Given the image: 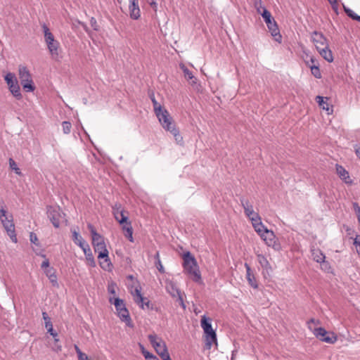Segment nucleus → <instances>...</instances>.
<instances>
[{"mask_svg":"<svg viewBox=\"0 0 360 360\" xmlns=\"http://www.w3.org/2000/svg\"><path fill=\"white\" fill-rule=\"evenodd\" d=\"M313 334L321 341L329 344H333L338 340L337 335L334 333L328 332L322 327L314 328Z\"/></svg>","mask_w":360,"mask_h":360,"instance_id":"9b49d317","label":"nucleus"},{"mask_svg":"<svg viewBox=\"0 0 360 360\" xmlns=\"http://www.w3.org/2000/svg\"><path fill=\"white\" fill-rule=\"evenodd\" d=\"M120 224L122 225V229L124 231V236L127 238L130 242H133V229L131 222L127 220L126 222Z\"/></svg>","mask_w":360,"mask_h":360,"instance_id":"aec40b11","label":"nucleus"},{"mask_svg":"<svg viewBox=\"0 0 360 360\" xmlns=\"http://www.w3.org/2000/svg\"><path fill=\"white\" fill-rule=\"evenodd\" d=\"M320 55L328 62L331 63L333 61V56L332 51L329 49L328 46L321 47L317 50Z\"/></svg>","mask_w":360,"mask_h":360,"instance_id":"b1692460","label":"nucleus"},{"mask_svg":"<svg viewBox=\"0 0 360 360\" xmlns=\"http://www.w3.org/2000/svg\"><path fill=\"white\" fill-rule=\"evenodd\" d=\"M166 290H167V292L172 297H176L177 295H179L181 293L180 290L178 288L176 285L172 281H169L168 283H167Z\"/></svg>","mask_w":360,"mask_h":360,"instance_id":"393cba45","label":"nucleus"},{"mask_svg":"<svg viewBox=\"0 0 360 360\" xmlns=\"http://www.w3.org/2000/svg\"><path fill=\"white\" fill-rule=\"evenodd\" d=\"M260 237L268 246L271 247L275 250L281 249V245L272 231L267 229Z\"/></svg>","mask_w":360,"mask_h":360,"instance_id":"ddd939ff","label":"nucleus"},{"mask_svg":"<svg viewBox=\"0 0 360 360\" xmlns=\"http://www.w3.org/2000/svg\"><path fill=\"white\" fill-rule=\"evenodd\" d=\"M113 214L115 216V218L120 224H123L124 222H126V221L128 220V217L126 216L124 214L123 210H119V209L113 208Z\"/></svg>","mask_w":360,"mask_h":360,"instance_id":"cd10ccee","label":"nucleus"},{"mask_svg":"<svg viewBox=\"0 0 360 360\" xmlns=\"http://www.w3.org/2000/svg\"><path fill=\"white\" fill-rule=\"evenodd\" d=\"M96 252H98V258L103 259L100 261V266L104 270L109 271L111 268V262L108 257V251L105 242L94 246Z\"/></svg>","mask_w":360,"mask_h":360,"instance_id":"1a4fd4ad","label":"nucleus"},{"mask_svg":"<svg viewBox=\"0 0 360 360\" xmlns=\"http://www.w3.org/2000/svg\"><path fill=\"white\" fill-rule=\"evenodd\" d=\"M44 273L47 277H50V275L55 274V270L53 267L48 268L44 270Z\"/></svg>","mask_w":360,"mask_h":360,"instance_id":"3c124183","label":"nucleus"},{"mask_svg":"<svg viewBox=\"0 0 360 360\" xmlns=\"http://www.w3.org/2000/svg\"><path fill=\"white\" fill-rule=\"evenodd\" d=\"M146 1L155 11H157L158 4H157L155 0H146Z\"/></svg>","mask_w":360,"mask_h":360,"instance_id":"09e8293b","label":"nucleus"},{"mask_svg":"<svg viewBox=\"0 0 360 360\" xmlns=\"http://www.w3.org/2000/svg\"><path fill=\"white\" fill-rule=\"evenodd\" d=\"M245 266L246 269V278L248 281V283L253 288H258L257 282L256 281V278H255L254 274L251 271V268H250V265L248 264L245 263Z\"/></svg>","mask_w":360,"mask_h":360,"instance_id":"6ab92c4d","label":"nucleus"},{"mask_svg":"<svg viewBox=\"0 0 360 360\" xmlns=\"http://www.w3.org/2000/svg\"><path fill=\"white\" fill-rule=\"evenodd\" d=\"M261 15L264 18L271 34L274 37L275 40L276 41H281L282 37L280 34L277 23L272 18L271 13L266 8H264L262 13H261Z\"/></svg>","mask_w":360,"mask_h":360,"instance_id":"0eeeda50","label":"nucleus"},{"mask_svg":"<svg viewBox=\"0 0 360 360\" xmlns=\"http://www.w3.org/2000/svg\"><path fill=\"white\" fill-rule=\"evenodd\" d=\"M308 66L311 69V74L317 79L321 78V73L319 67V65L314 64L310 65L309 62H307Z\"/></svg>","mask_w":360,"mask_h":360,"instance_id":"473e14b6","label":"nucleus"},{"mask_svg":"<svg viewBox=\"0 0 360 360\" xmlns=\"http://www.w3.org/2000/svg\"><path fill=\"white\" fill-rule=\"evenodd\" d=\"M0 220L11 240L17 243L13 216L8 214L3 205L0 206Z\"/></svg>","mask_w":360,"mask_h":360,"instance_id":"20e7f679","label":"nucleus"},{"mask_svg":"<svg viewBox=\"0 0 360 360\" xmlns=\"http://www.w3.org/2000/svg\"><path fill=\"white\" fill-rule=\"evenodd\" d=\"M59 46H60L59 42L56 40L47 45V47H48V49H49L50 53L54 58L58 56Z\"/></svg>","mask_w":360,"mask_h":360,"instance_id":"7c9ffc66","label":"nucleus"},{"mask_svg":"<svg viewBox=\"0 0 360 360\" xmlns=\"http://www.w3.org/2000/svg\"><path fill=\"white\" fill-rule=\"evenodd\" d=\"M344 11L349 18L358 22H360V15H358L352 10L344 6Z\"/></svg>","mask_w":360,"mask_h":360,"instance_id":"72a5a7b5","label":"nucleus"},{"mask_svg":"<svg viewBox=\"0 0 360 360\" xmlns=\"http://www.w3.org/2000/svg\"><path fill=\"white\" fill-rule=\"evenodd\" d=\"M74 348L75 349V352H76L77 356L82 352L77 345H75Z\"/></svg>","mask_w":360,"mask_h":360,"instance_id":"052dcab7","label":"nucleus"},{"mask_svg":"<svg viewBox=\"0 0 360 360\" xmlns=\"http://www.w3.org/2000/svg\"><path fill=\"white\" fill-rule=\"evenodd\" d=\"M90 24L91 25V27H93V29L94 30H98V26L97 25V22H96V20L94 18H91V20H90Z\"/></svg>","mask_w":360,"mask_h":360,"instance_id":"864d4df0","label":"nucleus"},{"mask_svg":"<svg viewBox=\"0 0 360 360\" xmlns=\"http://www.w3.org/2000/svg\"><path fill=\"white\" fill-rule=\"evenodd\" d=\"M251 221L255 231L259 235V236H261L265 231L268 229L261 221L259 216L257 218L251 219Z\"/></svg>","mask_w":360,"mask_h":360,"instance_id":"f3484780","label":"nucleus"},{"mask_svg":"<svg viewBox=\"0 0 360 360\" xmlns=\"http://www.w3.org/2000/svg\"><path fill=\"white\" fill-rule=\"evenodd\" d=\"M47 332L52 336V337H57L58 333L53 330V326L50 328H46Z\"/></svg>","mask_w":360,"mask_h":360,"instance_id":"4d7b16f0","label":"nucleus"},{"mask_svg":"<svg viewBox=\"0 0 360 360\" xmlns=\"http://www.w3.org/2000/svg\"><path fill=\"white\" fill-rule=\"evenodd\" d=\"M155 258L156 259V262H155V266L157 267V269H158V271L161 273H163L164 272V267L162 264V262L160 261V255H159V252H156L155 255Z\"/></svg>","mask_w":360,"mask_h":360,"instance_id":"e433bc0d","label":"nucleus"},{"mask_svg":"<svg viewBox=\"0 0 360 360\" xmlns=\"http://www.w3.org/2000/svg\"><path fill=\"white\" fill-rule=\"evenodd\" d=\"M129 9L131 18L138 20L140 18L141 11L138 3L134 4H133V3H129Z\"/></svg>","mask_w":360,"mask_h":360,"instance_id":"5701e85b","label":"nucleus"},{"mask_svg":"<svg viewBox=\"0 0 360 360\" xmlns=\"http://www.w3.org/2000/svg\"><path fill=\"white\" fill-rule=\"evenodd\" d=\"M46 214L55 228L60 226V221L62 217L63 212L60 207L49 205L46 207Z\"/></svg>","mask_w":360,"mask_h":360,"instance_id":"f8f14e48","label":"nucleus"},{"mask_svg":"<svg viewBox=\"0 0 360 360\" xmlns=\"http://www.w3.org/2000/svg\"><path fill=\"white\" fill-rule=\"evenodd\" d=\"M53 338H54V342H55L54 349L56 351H57V352L61 351V346L58 344V342L59 341V339L58 338V336L57 337H53Z\"/></svg>","mask_w":360,"mask_h":360,"instance_id":"603ef678","label":"nucleus"},{"mask_svg":"<svg viewBox=\"0 0 360 360\" xmlns=\"http://www.w3.org/2000/svg\"><path fill=\"white\" fill-rule=\"evenodd\" d=\"M179 67L181 68V70L183 71L184 72V77L185 78L189 81L190 84L191 85H193L195 84H196V78L193 76V73L191 71H190L187 67L183 64V63H181L179 65Z\"/></svg>","mask_w":360,"mask_h":360,"instance_id":"412c9836","label":"nucleus"},{"mask_svg":"<svg viewBox=\"0 0 360 360\" xmlns=\"http://www.w3.org/2000/svg\"><path fill=\"white\" fill-rule=\"evenodd\" d=\"M182 258L184 272L188 274L195 282L200 281L201 274L194 256L189 251H187L183 254Z\"/></svg>","mask_w":360,"mask_h":360,"instance_id":"f03ea898","label":"nucleus"},{"mask_svg":"<svg viewBox=\"0 0 360 360\" xmlns=\"http://www.w3.org/2000/svg\"><path fill=\"white\" fill-rule=\"evenodd\" d=\"M50 282L53 284V285L56 286V285H58V282H57V276L55 274H53V275H50V277H48Z\"/></svg>","mask_w":360,"mask_h":360,"instance_id":"49530a36","label":"nucleus"},{"mask_svg":"<svg viewBox=\"0 0 360 360\" xmlns=\"http://www.w3.org/2000/svg\"><path fill=\"white\" fill-rule=\"evenodd\" d=\"M324 98L328 100V98H324L320 96H316V100L317 103H319V106L321 107L323 110H326L328 114L330 113V112L333 111L332 107L329 106V104L324 101Z\"/></svg>","mask_w":360,"mask_h":360,"instance_id":"c85d7f7f","label":"nucleus"},{"mask_svg":"<svg viewBox=\"0 0 360 360\" xmlns=\"http://www.w3.org/2000/svg\"><path fill=\"white\" fill-rule=\"evenodd\" d=\"M148 340L162 360H172L166 344L162 340L158 338L155 334H150Z\"/></svg>","mask_w":360,"mask_h":360,"instance_id":"423d86ee","label":"nucleus"},{"mask_svg":"<svg viewBox=\"0 0 360 360\" xmlns=\"http://www.w3.org/2000/svg\"><path fill=\"white\" fill-rule=\"evenodd\" d=\"M200 325L205 333V348L210 349L214 344L217 345V334L212 326V319L202 316L200 321Z\"/></svg>","mask_w":360,"mask_h":360,"instance_id":"7ed1b4c3","label":"nucleus"},{"mask_svg":"<svg viewBox=\"0 0 360 360\" xmlns=\"http://www.w3.org/2000/svg\"><path fill=\"white\" fill-rule=\"evenodd\" d=\"M329 3L333 6H336L338 4V0H328Z\"/></svg>","mask_w":360,"mask_h":360,"instance_id":"e2e57ef3","label":"nucleus"},{"mask_svg":"<svg viewBox=\"0 0 360 360\" xmlns=\"http://www.w3.org/2000/svg\"><path fill=\"white\" fill-rule=\"evenodd\" d=\"M133 295L134 296V300L137 304H140V302L145 300L144 297H143L141 293V290L137 288H135Z\"/></svg>","mask_w":360,"mask_h":360,"instance_id":"c9c22d12","label":"nucleus"},{"mask_svg":"<svg viewBox=\"0 0 360 360\" xmlns=\"http://www.w3.org/2000/svg\"><path fill=\"white\" fill-rule=\"evenodd\" d=\"M85 247L86 248H83L82 250L85 255L87 263L89 266L94 267L96 266V262L89 245H86Z\"/></svg>","mask_w":360,"mask_h":360,"instance_id":"a878e982","label":"nucleus"},{"mask_svg":"<svg viewBox=\"0 0 360 360\" xmlns=\"http://www.w3.org/2000/svg\"><path fill=\"white\" fill-rule=\"evenodd\" d=\"M311 255L314 261L318 263H322L325 261V255L319 249L311 250Z\"/></svg>","mask_w":360,"mask_h":360,"instance_id":"c756f323","label":"nucleus"},{"mask_svg":"<svg viewBox=\"0 0 360 360\" xmlns=\"http://www.w3.org/2000/svg\"><path fill=\"white\" fill-rule=\"evenodd\" d=\"M42 28L44 32V39L46 44L48 45L55 41L56 40L54 39V37L53 34L50 32L49 27L45 24H44L42 25Z\"/></svg>","mask_w":360,"mask_h":360,"instance_id":"2f4dec72","label":"nucleus"},{"mask_svg":"<svg viewBox=\"0 0 360 360\" xmlns=\"http://www.w3.org/2000/svg\"><path fill=\"white\" fill-rule=\"evenodd\" d=\"M109 302L110 303L113 304L115 305L117 313V316L120 317L122 321L124 322L129 327L132 328L133 324L131 323L129 313L125 307V304L123 300L120 299L119 297H110Z\"/></svg>","mask_w":360,"mask_h":360,"instance_id":"39448f33","label":"nucleus"},{"mask_svg":"<svg viewBox=\"0 0 360 360\" xmlns=\"http://www.w3.org/2000/svg\"><path fill=\"white\" fill-rule=\"evenodd\" d=\"M336 171L340 178L345 181V183L349 184L352 182L351 181H347L349 179V173L343 167L337 165Z\"/></svg>","mask_w":360,"mask_h":360,"instance_id":"bb28decb","label":"nucleus"},{"mask_svg":"<svg viewBox=\"0 0 360 360\" xmlns=\"http://www.w3.org/2000/svg\"><path fill=\"white\" fill-rule=\"evenodd\" d=\"M254 6L257 13L259 14L262 13L264 8H266L264 6H263L262 0H254Z\"/></svg>","mask_w":360,"mask_h":360,"instance_id":"ea45409f","label":"nucleus"},{"mask_svg":"<svg viewBox=\"0 0 360 360\" xmlns=\"http://www.w3.org/2000/svg\"><path fill=\"white\" fill-rule=\"evenodd\" d=\"M88 229H89L91 236H92L93 246H95L96 245H98L100 243L105 242L103 237L96 231L93 225H91V224H89Z\"/></svg>","mask_w":360,"mask_h":360,"instance_id":"a211bd4d","label":"nucleus"},{"mask_svg":"<svg viewBox=\"0 0 360 360\" xmlns=\"http://www.w3.org/2000/svg\"><path fill=\"white\" fill-rule=\"evenodd\" d=\"M150 98H151L153 104L154 103V102H157V101L155 100V96L153 95L150 97Z\"/></svg>","mask_w":360,"mask_h":360,"instance_id":"0e129e2a","label":"nucleus"},{"mask_svg":"<svg viewBox=\"0 0 360 360\" xmlns=\"http://www.w3.org/2000/svg\"><path fill=\"white\" fill-rule=\"evenodd\" d=\"M354 149L356 156L360 159V143L354 145Z\"/></svg>","mask_w":360,"mask_h":360,"instance_id":"5fc2aeb1","label":"nucleus"},{"mask_svg":"<svg viewBox=\"0 0 360 360\" xmlns=\"http://www.w3.org/2000/svg\"><path fill=\"white\" fill-rule=\"evenodd\" d=\"M116 285L113 283H110L108 286V291L110 294L115 295Z\"/></svg>","mask_w":360,"mask_h":360,"instance_id":"a18cd8bd","label":"nucleus"},{"mask_svg":"<svg viewBox=\"0 0 360 360\" xmlns=\"http://www.w3.org/2000/svg\"><path fill=\"white\" fill-rule=\"evenodd\" d=\"M42 316H43V319L44 320V326H45L46 328H50L51 326H53L51 318L48 316L46 312L43 311Z\"/></svg>","mask_w":360,"mask_h":360,"instance_id":"58836bf2","label":"nucleus"},{"mask_svg":"<svg viewBox=\"0 0 360 360\" xmlns=\"http://www.w3.org/2000/svg\"><path fill=\"white\" fill-rule=\"evenodd\" d=\"M176 297H177V301L179 302V304L181 306V307L184 309H186V306L184 302V300H183V297H182V295H181V292L180 293L179 295H177Z\"/></svg>","mask_w":360,"mask_h":360,"instance_id":"de8ad7c7","label":"nucleus"},{"mask_svg":"<svg viewBox=\"0 0 360 360\" xmlns=\"http://www.w3.org/2000/svg\"><path fill=\"white\" fill-rule=\"evenodd\" d=\"M140 346L142 349V354L144 356L146 359L149 360L154 356L152 354H150L149 352L145 350L144 347L142 345H140Z\"/></svg>","mask_w":360,"mask_h":360,"instance_id":"c03bdc74","label":"nucleus"},{"mask_svg":"<svg viewBox=\"0 0 360 360\" xmlns=\"http://www.w3.org/2000/svg\"><path fill=\"white\" fill-rule=\"evenodd\" d=\"M240 202L244 209L245 215L250 219V221L251 219L257 218L259 216L257 212L254 211L252 205L248 200L241 198Z\"/></svg>","mask_w":360,"mask_h":360,"instance_id":"2eb2a0df","label":"nucleus"},{"mask_svg":"<svg viewBox=\"0 0 360 360\" xmlns=\"http://www.w3.org/2000/svg\"><path fill=\"white\" fill-rule=\"evenodd\" d=\"M9 166L10 168L13 170L16 174L22 175L21 171L20 168L18 167L16 162L14 161L13 158H9Z\"/></svg>","mask_w":360,"mask_h":360,"instance_id":"f704fd0d","label":"nucleus"},{"mask_svg":"<svg viewBox=\"0 0 360 360\" xmlns=\"http://www.w3.org/2000/svg\"><path fill=\"white\" fill-rule=\"evenodd\" d=\"M311 324H314V325L317 326V325L320 324V321L318 319H311L310 320H309L307 321V326H308L309 329L313 332V330L314 328H312Z\"/></svg>","mask_w":360,"mask_h":360,"instance_id":"37998d69","label":"nucleus"},{"mask_svg":"<svg viewBox=\"0 0 360 360\" xmlns=\"http://www.w3.org/2000/svg\"><path fill=\"white\" fill-rule=\"evenodd\" d=\"M359 255H360V249L357 250Z\"/></svg>","mask_w":360,"mask_h":360,"instance_id":"774afa93","label":"nucleus"},{"mask_svg":"<svg viewBox=\"0 0 360 360\" xmlns=\"http://www.w3.org/2000/svg\"><path fill=\"white\" fill-rule=\"evenodd\" d=\"M30 239L31 243H32L34 244H36L38 240L37 235L34 233H30Z\"/></svg>","mask_w":360,"mask_h":360,"instance_id":"6e6d98bb","label":"nucleus"},{"mask_svg":"<svg viewBox=\"0 0 360 360\" xmlns=\"http://www.w3.org/2000/svg\"><path fill=\"white\" fill-rule=\"evenodd\" d=\"M162 127L167 131H169L175 139L177 143H182L183 137L179 134V129L167 110L155 115Z\"/></svg>","mask_w":360,"mask_h":360,"instance_id":"f257e3e1","label":"nucleus"},{"mask_svg":"<svg viewBox=\"0 0 360 360\" xmlns=\"http://www.w3.org/2000/svg\"><path fill=\"white\" fill-rule=\"evenodd\" d=\"M41 269H43L44 270L48 269V268H50L49 267V261L48 259H45L44 261H43L41 265Z\"/></svg>","mask_w":360,"mask_h":360,"instance_id":"13d9d810","label":"nucleus"},{"mask_svg":"<svg viewBox=\"0 0 360 360\" xmlns=\"http://www.w3.org/2000/svg\"><path fill=\"white\" fill-rule=\"evenodd\" d=\"M310 62H311V65H314V64L319 65L318 61L314 57H311Z\"/></svg>","mask_w":360,"mask_h":360,"instance_id":"680f3d73","label":"nucleus"},{"mask_svg":"<svg viewBox=\"0 0 360 360\" xmlns=\"http://www.w3.org/2000/svg\"><path fill=\"white\" fill-rule=\"evenodd\" d=\"M257 259L261 267L263 269V274L266 273L269 274V273L272 271V268L267 258L262 254H257Z\"/></svg>","mask_w":360,"mask_h":360,"instance_id":"dca6fc26","label":"nucleus"},{"mask_svg":"<svg viewBox=\"0 0 360 360\" xmlns=\"http://www.w3.org/2000/svg\"><path fill=\"white\" fill-rule=\"evenodd\" d=\"M354 211L355 212L356 217L360 216V207L357 202L352 203Z\"/></svg>","mask_w":360,"mask_h":360,"instance_id":"8fccbe9b","label":"nucleus"},{"mask_svg":"<svg viewBox=\"0 0 360 360\" xmlns=\"http://www.w3.org/2000/svg\"><path fill=\"white\" fill-rule=\"evenodd\" d=\"M149 360H159L158 358H157L155 356H153L151 359Z\"/></svg>","mask_w":360,"mask_h":360,"instance_id":"338daca9","label":"nucleus"},{"mask_svg":"<svg viewBox=\"0 0 360 360\" xmlns=\"http://www.w3.org/2000/svg\"><path fill=\"white\" fill-rule=\"evenodd\" d=\"M77 356L79 360H89L88 356L83 352L79 354Z\"/></svg>","mask_w":360,"mask_h":360,"instance_id":"bf43d9fd","label":"nucleus"},{"mask_svg":"<svg viewBox=\"0 0 360 360\" xmlns=\"http://www.w3.org/2000/svg\"><path fill=\"white\" fill-rule=\"evenodd\" d=\"M19 79L21 85L27 92H32L35 89L31 75L25 66L20 65L18 68Z\"/></svg>","mask_w":360,"mask_h":360,"instance_id":"6e6552de","label":"nucleus"},{"mask_svg":"<svg viewBox=\"0 0 360 360\" xmlns=\"http://www.w3.org/2000/svg\"><path fill=\"white\" fill-rule=\"evenodd\" d=\"M72 240H73L74 243L76 245H77L79 248H81L82 250H83V248H85L86 245H89L85 242V240L82 238V237L79 235V233H78L77 231L72 230Z\"/></svg>","mask_w":360,"mask_h":360,"instance_id":"4be33fe9","label":"nucleus"},{"mask_svg":"<svg viewBox=\"0 0 360 360\" xmlns=\"http://www.w3.org/2000/svg\"><path fill=\"white\" fill-rule=\"evenodd\" d=\"M63 131L65 134H68L71 131L72 124L70 122L64 121L62 122Z\"/></svg>","mask_w":360,"mask_h":360,"instance_id":"4c0bfd02","label":"nucleus"},{"mask_svg":"<svg viewBox=\"0 0 360 360\" xmlns=\"http://www.w3.org/2000/svg\"><path fill=\"white\" fill-rule=\"evenodd\" d=\"M129 3H133V4L138 3V0H129Z\"/></svg>","mask_w":360,"mask_h":360,"instance_id":"69168bd1","label":"nucleus"},{"mask_svg":"<svg viewBox=\"0 0 360 360\" xmlns=\"http://www.w3.org/2000/svg\"><path fill=\"white\" fill-rule=\"evenodd\" d=\"M145 300H143V302H140V304H138L139 305V307L144 309H151V304H150V302L149 301V300L147 298V297H144Z\"/></svg>","mask_w":360,"mask_h":360,"instance_id":"a19ab883","label":"nucleus"},{"mask_svg":"<svg viewBox=\"0 0 360 360\" xmlns=\"http://www.w3.org/2000/svg\"><path fill=\"white\" fill-rule=\"evenodd\" d=\"M4 79L12 95L18 100L21 99L22 94L20 93V86L15 75L8 72L6 75Z\"/></svg>","mask_w":360,"mask_h":360,"instance_id":"9d476101","label":"nucleus"},{"mask_svg":"<svg viewBox=\"0 0 360 360\" xmlns=\"http://www.w3.org/2000/svg\"><path fill=\"white\" fill-rule=\"evenodd\" d=\"M153 105L154 112H155V115H157L158 113H160L162 111L165 110V108H163L161 106V105L158 101L154 102V103Z\"/></svg>","mask_w":360,"mask_h":360,"instance_id":"79ce46f5","label":"nucleus"},{"mask_svg":"<svg viewBox=\"0 0 360 360\" xmlns=\"http://www.w3.org/2000/svg\"><path fill=\"white\" fill-rule=\"evenodd\" d=\"M311 40L317 50L328 45L327 39L322 33L314 31L311 34Z\"/></svg>","mask_w":360,"mask_h":360,"instance_id":"4468645a","label":"nucleus"}]
</instances>
